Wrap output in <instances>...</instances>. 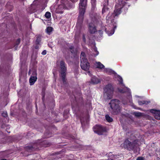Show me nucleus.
<instances>
[{
  "label": "nucleus",
  "mask_w": 160,
  "mask_h": 160,
  "mask_svg": "<svg viewBox=\"0 0 160 160\" xmlns=\"http://www.w3.org/2000/svg\"><path fill=\"white\" fill-rule=\"evenodd\" d=\"M22 153L23 154V152H22Z\"/></svg>",
  "instance_id": "53"
},
{
  "label": "nucleus",
  "mask_w": 160,
  "mask_h": 160,
  "mask_svg": "<svg viewBox=\"0 0 160 160\" xmlns=\"http://www.w3.org/2000/svg\"><path fill=\"white\" fill-rule=\"evenodd\" d=\"M95 65L97 68L102 69L104 68V65L100 62H96Z\"/></svg>",
  "instance_id": "16"
},
{
  "label": "nucleus",
  "mask_w": 160,
  "mask_h": 160,
  "mask_svg": "<svg viewBox=\"0 0 160 160\" xmlns=\"http://www.w3.org/2000/svg\"><path fill=\"white\" fill-rule=\"evenodd\" d=\"M120 155L119 154H114V157L113 158V159H118L120 158Z\"/></svg>",
  "instance_id": "34"
},
{
  "label": "nucleus",
  "mask_w": 160,
  "mask_h": 160,
  "mask_svg": "<svg viewBox=\"0 0 160 160\" xmlns=\"http://www.w3.org/2000/svg\"><path fill=\"white\" fill-rule=\"evenodd\" d=\"M107 0V3H108V0Z\"/></svg>",
  "instance_id": "51"
},
{
  "label": "nucleus",
  "mask_w": 160,
  "mask_h": 160,
  "mask_svg": "<svg viewBox=\"0 0 160 160\" xmlns=\"http://www.w3.org/2000/svg\"><path fill=\"white\" fill-rule=\"evenodd\" d=\"M36 0H35L33 2V4L31 5V7L32 8L35 7L36 6V5H38V4H36Z\"/></svg>",
  "instance_id": "35"
},
{
  "label": "nucleus",
  "mask_w": 160,
  "mask_h": 160,
  "mask_svg": "<svg viewBox=\"0 0 160 160\" xmlns=\"http://www.w3.org/2000/svg\"><path fill=\"white\" fill-rule=\"evenodd\" d=\"M80 66L82 69L87 71L89 69L90 63L88 61H83V62H81Z\"/></svg>",
  "instance_id": "10"
},
{
  "label": "nucleus",
  "mask_w": 160,
  "mask_h": 160,
  "mask_svg": "<svg viewBox=\"0 0 160 160\" xmlns=\"http://www.w3.org/2000/svg\"><path fill=\"white\" fill-rule=\"evenodd\" d=\"M82 40L83 42L84 43H86V39L85 37V35L84 34H83L82 35Z\"/></svg>",
  "instance_id": "37"
},
{
  "label": "nucleus",
  "mask_w": 160,
  "mask_h": 160,
  "mask_svg": "<svg viewBox=\"0 0 160 160\" xmlns=\"http://www.w3.org/2000/svg\"><path fill=\"white\" fill-rule=\"evenodd\" d=\"M120 101L116 99L111 100L109 104L110 105V110L112 113L114 115H117L120 112L121 108L119 105Z\"/></svg>",
  "instance_id": "3"
},
{
  "label": "nucleus",
  "mask_w": 160,
  "mask_h": 160,
  "mask_svg": "<svg viewBox=\"0 0 160 160\" xmlns=\"http://www.w3.org/2000/svg\"><path fill=\"white\" fill-rule=\"evenodd\" d=\"M71 104H72V110H74L75 108H74V105H73V104L72 103Z\"/></svg>",
  "instance_id": "44"
},
{
  "label": "nucleus",
  "mask_w": 160,
  "mask_h": 160,
  "mask_svg": "<svg viewBox=\"0 0 160 160\" xmlns=\"http://www.w3.org/2000/svg\"><path fill=\"white\" fill-rule=\"evenodd\" d=\"M136 160H144V159L142 157H138L137 158Z\"/></svg>",
  "instance_id": "42"
},
{
  "label": "nucleus",
  "mask_w": 160,
  "mask_h": 160,
  "mask_svg": "<svg viewBox=\"0 0 160 160\" xmlns=\"http://www.w3.org/2000/svg\"><path fill=\"white\" fill-rule=\"evenodd\" d=\"M88 31L91 34H94L97 32L96 27L92 23H90L88 24Z\"/></svg>",
  "instance_id": "9"
},
{
  "label": "nucleus",
  "mask_w": 160,
  "mask_h": 160,
  "mask_svg": "<svg viewBox=\"0 0 160 160\" xmlns=\"http://www.w3.org/2000/svg\"><path fill=\"white\" fill-rule=\"evenodd\" d=\"M150 101H148L145 100L138 101V104L140 105H142L144 104L147 105L149 103H150Z\"/></svg>",
  "instance_id": "20"
},
{
  "label": "nucleus",
  "mask_w": 160,
  "mask_h": 160,
  "mask_svg": "<svg viewBox=\"0 0 160 160\" xmlns=\"http://www.w3.org/2000/svg\"><path fill=\"white\" fill-rule=\"evenodd\" d=\"M21 42V39L20 38H18L17 39V40L16 41L15 44L16 45H18L19 43H20Z\"/></svg>",
  "instance_id": "33"
},
{
  "label": "nucleus",
  "mask_w": 160,
  "mask_h": 160,
  "mask_svg": "<svg viewBox=\"0 0 160 160\" xmlns=\"http://www.w3.org/2000/svg\"><path fill=\"white\" fill-rule=\"evenodd\" d=\"M86 6V2L85 0H80L79 14L76 26V30L74 36V41H78L79 40L83 27V21Z\"/></svg>",
  "instance_id": "1"
},
{
  "label": "nucleus",
  "mask_w": 160,
  "mask_h": 160,
  "mask_svg": "<svg viewBox=\"0 0 160 160\" xmlns=\"http://www.w3.org/2000/svg\"><path fill=\"white\" fill-rule=\"evenodd\" d=\"M127 3L123 0H118L116 3L115 8L112 13L113 16H116L121 12V9L124 6L127 5Z\"/></svg>",
  "instance_id": "4"
},
{
  "label": "nucleus",
  "mask_w": 160,
  "mask_h": 160,
  "mask_svg": "<svg viewBox=\"0 0 160 160\" xmlns=\"http://www.w3.org/2000/svg\"><path fill=\"white\" fill-rule=\"evenodd\" d=\"M36 108H37V105H36Z\"/></svg>",
  "instance_id": "55"
},
{
  "label": "nucleus",
  "mask_w": 160,
  "mask_h": 160,
  "mask_svg": "<svg viewBox=\"0 0 160 160\" xmlns=\"http://www.w3.org/2000/svg\"><path fill=\"white\" fill-rule=\"evenodd\" d=\"M44 98V96H43L42 97V98Z\"/></svg>",
  "instance_id": "54"
},
{
  "label": "nucleus",
  "mask_w": 160,
  "mask_h": 160,
  "mask_svg": "<svg viewBox=\"0 0 160 160\" xmlns=\"http://www.w3.org/2000/svg\"><path fill=\"white\" fill-rule=\"evenodd\" d=\"M62 151L59 152H56L54 153V154L56 155H60L61 154Z\"/></svg>",
  "instance_id": "40"
},
{
  "label": "nucleus",
  "mask_w": 160,
  "mask_h": 160,
  "mask_svg": "<svg viewBox=\"0 0 160 160\" xmlns=\"http://www.w3.org/2000/svg\"><path fill=\"white\" fill-rule=\"evenodd\" d=\"M60 66L61 69L60 77L62 78L63 83L65 84L67 83L66 72L67 70V68L65 62L63 60H62L60 62Z\"/></svg>",
  "instance_id": "5"
},
{
  "label": "nucleus",
  "mask_w": 160,
  "mask_h": 160,
  "mask_svg": "<svg viewBox=\"0 0 160 160\" xmlns=\"http://www.w3.org/2000/svg\"><path fill=\"white\" fill-rule=\"evenodd\" d=\"M30 70H29V72H28V74H30Z\"/></svg>",
  "instance_id": "49"
},
{
  "label": "nucleus",
  "mask_w": 160,
  "mask_h": 160,
  "mask_svg": "<svg viewBox=\"0 0 160 160\" xmlns=\"http://www.w3.org/2000/svg\"><path fill=\"white\" fill-rule=\"evenodd\" d=\"M138 140L133 135L130 137L125 139L121 145V146L129 151H133L136 147Z\"/></svg>",
  "instance_id": "2"
},
{
  "label": "nucleus",
  "mask_w": 160,
  "mask_h": 160,
  "mask_svg": "<svg viewBox=\"0 0 160 160\" xmlns=\"http://www.w3.org/2000/svg\"><path fill=\"white\" fill-rule=\"evenodd\" d=\"M80 57H86L85 53L83 52H82L81 53Z\"/></svg>",
  "instance_id": "38"
},
{
  "label": "nucleus",
  "mask_w": 160,
  "mask_h": 160,
  "mask_svg": "<svg viewBox=\"0 0 160 160\" xmlns=\"http://www.w3.org/2000/svg\"><path fill=\"white\" fill-rule=\"evenodd\" d=\"M105 118L107 121L108 122H112L113 121V119L108 115H107L105 116Z\"/></svg>",
  "instance_id": "25"
},
{
  "label": "nucleus",
  "mask_w": 160,
  "mask_h": 160,
  "mask_svg": "<svg viewBox=\"0 0 160 160\" xmlns=\"http://www.w3.org/2000/svg\"><path fill=\"white\" fill-rule=\"evenodd\" d=\"M118 91L121 93H126L129 92L130 91L129 88L125 87L122 89L118 88Z\"/></svg>",
  "instance_id": "13"
},
{
  "label": "nucleus",
  "mask_w": 160,
  "mask_h": 160,
  "mask_svg": "<svg viewBox=\"0 0 160 160\" xmlns=\"http://www.w3.org/2000/svg\"><path fill=\"white\" fill-rule=\"evenodd\" d=\"M81 62H83V61H88L86 57H80Z\"/></svg>",
  "instance_id": "29"
},
{
  "label": "nucleus",
  "mask_w": 160,
  "mask_h": 160,
  "mask_svg": "<svg viewBox=\"0 0 160 160\" xmlns=\"http://www.w3.org/2000/svg\"><path fill=\"white\" fill-rule=\"evenodd\" d=\"M6 7L7 9L9 10V11L10 12L13 9V7L12 5H10L9 3H7L6 5Z\"/></svg>",
  "instance_id": "21"
},
{
  "label": "nucleus",
  "mask_w": 160,
  "mask_h": 160,
  "mask_svg": "<svg viewBox=\"0 0 160 160\" xmlns=\"http://www.w3.org/2000/svg\"><path fill=\"white\" fill-rule=\"evenodd\" d=\"M2 115L4 117H7L8 116V114L7 112H3L2 113Z\"/></svg>",
  "instance_id": "32"
},
{
  "label": "nucleus",
  "mask_w": 160,
  "mask_h": 160,
  "mask_svg": "<svg viewBox=\"0 0 160 160\" xmlns=\"http://www.w3.org/2000/svg\"><path fill=\"white\" fill-rule=\"evenodd\" d=\"M39 142L40 145L44 147H47L49 145V143L46 140H43Z\"/></svg>",
  "instance_id": "15"
},
{
  "label": "nucleus",
  "mask_w": 160,
  "mask_h": 160,
  "mask_svg": "<svg viewBox=\"0 0 160 160\" xmlns=\"http://www.w3.org/2000/svg\"><path fill=\"white\" fill-rule=\"evenodd\" d=\"M135 108L136 109H137L140 110V108Z\"/></svg>",
  "instance_id": "47"
},
{
  "label": "nucleus",
  "mask_w": 160,
  "mask_h": 160,
  "mask_svg": "<svg viewBox=\"0 0 160 160\" xmlns=\"http://www.w3.org/2000/svg\"><path fill=\"white\" fill-rule=\"evenodd\" d=\"M118 81L119 82V84L123 86H124V84L123 83V79L120 76H118Z\"/></svg>",
  "instance_id": "22"
},
{
  "label": "nucleus",
  "mask_w": 160,
  "mask_h": 160,
  "mask_svg": "<svg viewBox=\"0 0 160 160\" xmlns=\"http://www.w3.org/2000/svg\"><path fill=\"white\" fill-rule=\"evenodd\" d=\"M116 28V26H115L114 27V29L111 30L110 31H107V29H105V31L106 32L108 35L109 36H111L114 33V29Z\"/></svg>",
  "instance_id": "19"
},
{
  "label": "nucleus",
  "mask_w": 160,
  "mask_h": 160,
  "mask_svg": "<svg viewBox=\"0 0 160 160\" xmlns=\"http://www.w3.org/2000/svg\"><path fill=\"white\" fill-rule=\"evenodd\" d=\"M47 53V51L46 50H43L41 54L43 55H45Z\"/></svg>",
  "instance_id": "41"
},
{
  "label": "nucleus",
  "mask_w": 160,
  "mask_h": 160,
  "mask_svg": "<svg viewBox=\"0 0 160 160\" xmlns=\"http://www.w3.org/2000/svg\"><path fill=\"white\" fill-rule=\"evenodd\" d=\"M37 77V73L36 70H33L32 71V75L31 77Z\"/></svg>",
  "instance_id": "30"
},
{
  "label": "nucleus",
  "mask_w": 160,
  "mask_h": 160,
  "mask_svg": "<svg viewBox=\"0 0 160 160\" xmlns=\"http://www.w3.org/2000/svg\"><path fill=\"white\" fill-rule=\"evenodd\" d=\"M91 81L93 84H98L100 82L99 79L95 76L92 77Z\"/></svg>",
  "instance_id": "17"
},
{
  "label": "nucleus",
  "mask_w": 160,
  "mask_h": 160,
  "mask_svg": "<svg viewBox=\"0 0 160 160\" xmlns=\"http://www.w3.org/2000/svg\"><path fill=\"white\" fill-rule=\"evenodd\" d=\"M41 38L39 37L37 38L36 40L35 41V44H40V42H41Z\"/></svg>",
  "instance_id": "28"
},
{
  "label": "nucleus",
  "mask_w": 160,
  "mask_h": 160,
  "mask_svg": "<svg viewBox=\"0 0 160 160\" xmlns=\"http://www.w3.org/2000/svg\"><path fill=\"white\" fill-rule=\"evenodd\" d=\"M132 114L134 115L136 117L139 118L142 115V113L141 112H134Z\"/></svg>",
  "instance_id": "24"
},
{
  "label": "nucleus",
  "mask_w": 160,
  "mask_h": 160,
  "mask_svg": "<svg viewBox=\"0 0 160 160\" xmlns=\"http://www.w3.org/2000/svg\"><path fill=\"white\" fill-rule=\"evenodd\" d=\"M39 147L38 146V144H34L32 145H30L29 146H26L25 147V150L28 152H31L33 151H34L36 149L38 148Z\"/></svg>",
  "instance_id": "8"
},
{
  "label": "nucleus",
  "mask_w": 160,
  "mask_h": 160,
  "mask_svg": "<svg viewBox=\"0 0 160 160\" xmlns=\"http://www.w3.org/2000/svg\"><path fill=\"white\" fill-rule=\"evenodd\" d=\"M69 49L71 53L73 55L74 57L76 56L77 52V49H75L74 47L72 45H70L69 46Z\"/></svg>",
  "instance_id": "12"
},
{
  "label": "nucleus",
  "mask_w": 160,
  "mask_h": 160,
  "mask_svg": "<svg viewBox=\"0 0 160 160\" xmlns=\"http://www.w3.org/2000/svg\"><path fill=\"white\" fill-rule=\"evenodd\" d=\"M150 112L155 115V117L156 119L160 120V110L151 109L150 110Z\"/></svg>",
  "instance_id": "11"
},
{
  "label": "nucleus",
  "mask_w": 160,
  "mask_h": 160,
  "mask_svg": "<svg viewBox=\"0 0 160 160\" xmlns=\"http://www.w3.org/2000/svg\"><path fill=\"white\" fill-rule=\"evenodd\" d=\"M57 12L58 13H59V12H58L57 10ZM63 13V12H62V11H61V12H59V13Z\"/></svg>",
  "instance_id": "46"
},
{
  "label": "nucleus",
  "mask_w": 160,
  "mask_h": 160,
  "mask_svg": "<svg viewBox=\"0 0 160 160\" xmlns=\"http://www.w3.org/2000/svg\"><path fill=\"white\" fill-rule=\"evenodd\" d=\"M80 122H81V124L82 126H83V125H84V122H83L81 119L80 120Z\"/></svg>",
  "instance_id": "43"
},
{
  "label": "nucleus",
  "mask_w": 160,
  "mask_h": 160,
  "mask_svg": "<svg viewBox=\"0 0 160 160\" xmlns=\"http://www.w3.org/2000/svg\"><path fill=\"white\" fill-rule=\"evenodd\" d=\"M45 16L47 18H49L51 17V14L50 12H46L45 14Z\"/></svg>",
  "instance_id": "26"
},
{
  "label": "nucleus",
  "mask_w": 160,
  "mask_h": 160,
  "mask_svg": "<svg viewBox=\"0 0 160 160\" xmlns=\"http://www.w3.org/2000/svg\"><path fill=\"white\" fill-rule=\"evenodd\" d=\"M94 132L99 135H101L106 132V129L105 128L101 125H96L93 127Z\"/></svg>",
  "instance_id": "7"
},
{
  "label": "nucleus",
  "mask_w": 160,
  "mask_h": 160,
  "mask_svg": "<svg viewBox=\"0 0 160 160\" xmlns=\"http://www.w3.org/2000/svg\"><path fill=\"white\" fill-rule=\"evenodd\" d=\"M104 71V72L109 75L114 74L115 73V72L114 71L109 68H106Z\"/></svg>",
  "instance_id": "18"
},
{
  "label": "nucleus",
  "mask_w": 160,
  "mask_h": 160,
  "mask_svg": "<svg viewBox=\"0 0 160 160\" xmlns=\"http://www.w3.org/2000/svg\"><path fill=\"white\" fill-rule=\"evenodd\" d=\"M91 2L93 8H94L96 5V0H91Z\"/></svg>",
  "instance_id": "27"
},
{
  "label": "nucleus",
  "mask_w": 160,
  "mask_h": 160,
  "mask_svg": "<svg viewBox=\"0 0 160 160\" xmlns=\"http://www.w3.org/2000/svg\"><path fill=\"white\" fill-rule=\"evenodd\" d=\"M98 53H99V52H98V53L97 54V55L98 54Z\"/></svg>",
  "instance_id": "56"
},
{
  "label": "nucleus",
  "mask_w": 160,
  "mask_h": 160,
  "mask_svg": "<svg viewBox=\"0 0 160 160\" xmlns=\"http://www.w3.org/2000/svg\"><path fill=\"white\" fill-rule=\"evenodd\" d=\"M0 160H7L6 159H0Z\"/></svg>",
  "instance_id": "48"
},
{
  "label": "nucleus",
  "mask_w": 160,
  "mask_h": 160,
  "mask_svg": "<svg viewBox=\"0 0 160 160\" xmlns=\"http://www.w3.org/2000/svg\"><path fill=\"white\" fill-rule=\"evenodd\" d=\"M108 8L104 6L102 9V13H104L106 12V10H108Z\"/></svg>",
  "instance_id": "31"
},
{
  "label": "nucleus",
  "mask_w": 160,
  "mask_h": 160,
  "mask_svg": "<svg viewBox=\"0 0 160 160\" xmlns=\"http://www.w3.org/2000/svg\"><path fill=\"white\" fill-rule=\"evenodd\" d=\"M61 155H60V156H59V157L60 158V157H61Z\"/></svg>",
  "instance_id": "52"
},
{
  "label": "nucleus",
  "mask_w": 160,
  "mask_h": 160,
  "mask_svg": "<svg viewBox=\"0 0 160 160\" xmlns=\"http://www.w3.org/2000/svg\"><path fill=\"white\" fill-rule=\"evenodd\" d=\"M71 137L73 139H75L76 138L75 137L73 136H71Z\"/></svg>",
  "instance_id": "45"
},
{
  "label": "nucleus",
  "mask_w": 160,
  "mask_h": 160,
  "mask_svg": "<svg viewBox=\"0 0 160 160\" xmlns=\"http://www.w3.org/2000/svg\"><path fill=\"white\" fill-rule=\"evenodd\" d=\"M99 35L100 37H102L103 34V31L101 30H100L98 31Z\"/></svg>",
  "instance_id": "36"
},
{
  "label": "nucleus",
  "mask_w": 160,
  "mask_h": 160,
  "mask_svg": "<svg viewBox=\"0 0 160 160\" xmlns=\"http://www.w3.org/2000/svg\"><path fill=\"white\" fill-rule=\"evenodd\" d=\"M40 44H36V45L35 47V48L36 49H38L39 48Z\"/></svg>",
  "instance_id": "39"
},
{
  "label": "nucleus",
  "mask_w": 160,
  "mask_h": 160,
  "mask_svg": "<svg viewBox=\"0 0 160 160\" xmlns=\"http://www.w3.org/2000/svg\"><path fill=\"white\" fill-rule=\"evenodd\" d=\"M53 28L51 27H48L46 29V31L47 33L50 35V33L52 31Z\"/></svg>",
  "instance_id": "23"
},
{
  "label": "nucleus",
  "mask_w": 160,
  "mask_h": 160,
  "mask_svg": "<svg viewBox=\"0 0 160 160\" xmlns=\"http://www.w3.org/2000/svg\"><path fill=\"white\" fill-rule=\"evenodd\" d=\"M37 9H34V12H35L36 11H37Z\"/></svg>",
  "instance_id": "50"
},
{
  "label": "nucleus",
  "mask_w": 160,
  "mask_h": 160,
  "mask_svg": "<svg viewBox=\"0 0 160 160\" xmlns=\"http://www.w3.org/2000/svg\"><path fill=\"white\" fill-rule=\"evenodd\" d=\"M104 91L108 99H111L112 97L114 89L112 86L111 84H108L106 85L104 88Z\"/></svg>",
  "instance_id": "6"
},
{
  "label": "nucleus",
  "mask_w": 160,
  "mask_h": 160,
  "mask_svg": "<svg viewBox=\"0 0 160 160\" xmlns=\"http://www.w3.org/2000/svg\"><path fill=\"white\" fill-rule=\"evenodd\" d=\"M37 77H31L29 79V82L30 85H33L37 81Z\"/></svg>",
  "instance_id": "14"
}]
</instances>
